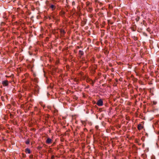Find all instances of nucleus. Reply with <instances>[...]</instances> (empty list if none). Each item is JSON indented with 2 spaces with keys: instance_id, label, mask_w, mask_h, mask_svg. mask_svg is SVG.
Wrapping results in <instances>:
<instances>
[{
  "instance_id": "obj_24",
  "label": "nucleus",
  "mask_w": 159,
  "mask_h": 159,
  "mask_svg": "<svg viewBox=\"0 0 159 159\" xmlns=\"http://www.w3.org/2000/svg\"><path fill=\"white\" fill-rule=\"evenodd\" d=\"M57 111V110H55V111H54V112H56V111Z\"/></svg>"
},
{
  "instance_id": "obj_8",
  "label": "nucleus",
  "mask_w": 159,
  "mask_h": 159,
  "mask_svg": "<svg viewBox=\"0 0 159 159\" xmlns=\"http://www.w3.org/2000/svg\"><path fill=\"white\" fill-rule=\"evenodd\" d=\"M25 152L26 153H28V154H30L31 153L30 149L28 148L25 149Z\"/></svg>"
},
{
  "instance_id": "obj_6",
  "label": "nucleus",
  "mask_w": 159,
  "mask_h": 159,
  "mask_svg": "<svg viewBox=\"0 0 159 159\" xmlns=\"http://www.w3.org/2000/svg\"><path fill=\"white\" fill-rule=\"evenodd\" d=\"M143 128V126L142 125V124H138V129L139 130H140L142 129Z\"/></svg>"
},
{
  "instance_id": "obj_21",
  "label": "nucleus",
  "mask_w": 159,
  "mask_h": 159,
  "mask_svg": "<svg viewBox=\"0 0 159 159\" xmlns=\"http://www.w3.org/2000/svg\"><path fill=\"white\" fill-rule=\"evenodd\" d=\"M33 156H32V155H30V158H33Z\"/></svg>"
},
{
  "instance_id": "obj_10",
  "label": "nucleus",
  "mask_w": 159,
  "mask_h": 159,
  "mask_svg": "<svg viewBox=\"0 0 159 159\" xmlns=\"http://www.w3.org/2000/svg\"><path fill=\"white\" fill-rule=\"evenodd\" d=\"M79 54L81 56H82L84 54V52L80 50L79 52Z\"/></svg>"
},
{
  "instance_id": "obj_7",
  "label": "nucleus",
  "mask_w": 159,
  "mask_h": 159,
  "mask_svg": "<svg viewBox=\"0 0 159 159\" xmlns=\"http://www.w3.org/2000/svg\"><path fill=\"white\" fill-rule=\"evenodd\" d=\"M65 14V12L63 11H61L59 13L60 15L62 17H63L64 16Z\"/></svg>"
},
{
  "instance_id": "obj_25",
  "label": "nucleus",
  "mask_w": 159,
  "mask_h": 159,
  "mask_svg": "<svg viewBox=\"0 0 159 159\" xmlns=\"http://www.w3.org/2000/svg\"><path fill=\"white\" fill-rule=\"evenodd\" d=\"M102 10H103V7H102Z\"/></svg>"
},
{
  "instance_id": "obj_9",
  "label": "nucleus",
  "mask_w": 159,
  "mask_h": 159,
  "mask_svg": "<svg viewBox=\"0 0 159 159\" xmlns=\"http://www.w3.org/2000/svg\"><path fill=\"white\" fill-rule=\"evenodd\" d=\"M93 9L92 7H89L88 10V11L89 12H91L92 11H93Z\"/></svg>"
},
{
  "instance_id": "obj_23",
  "label": "nucleus",
  "mask_w": 159,
  "mask_h": 159,
  "mask_svg": "<svg viewBox=\"0 0 159 159\" xmlns=\"http://www.w3.org/2000/svg\"><path fill=\"white\" fill-rule=\"evenodd\" d=\"M100 5H101L102 4L101 3H100Z\"/></svg>"
},
{
  "instance_id": "obj_19",
  "label": "nucleus",
  "mask_w": 159,
  "mask_h": 159,
  "mask_svg": "<svg viewBox=\"0 0 159 159\" xmlns=\"http://www.w3.org/2000/svg\"><path fill=\"white\" fill-rule=\"evenodd\" d=\"M54 158V156H52L51 157V158L52 159H53Z\"/></svg>"
},
{
  "instance_id": "obj_14",
  "label": "nucleus",
  "mask_w": 159,
  "mask_h": 159,
  "mask_svg": "<svg viewBox=\"0 0 159 159\" xmlns=\"http://www.w3.org/2000/svg\"><path fill=\"white\" fill-rule=\"evenodd\" d=\"M113 8L112 6L111 5H109V8L110 9H112Z\"/></svg>"
},
{
  "instance_id": "obj_15",
  "label": "nucleus",
  "mask_w": 159,
  "mask_h": 159,
  "mask_svg": "<svg viewBox=\"0 0 159 159\" xmlns=\"http://www.w3.org/2000/svg\"><path fill=\"white\" fill-rule=\"evenodd\" d=\"M81 122L82 124L83 125H84V126H85V125L86 124V123H85V121L81 120Z\"/></svg>"
},
{
  "instance_id": "obj_18",
  "label": "nucleus",
  "mask_w": 159,
  "mask_h": 159,
  "mask_svg": "<svg viewBox=\"0 0 159 159\" xmlns=\"http://www.w3.org/2000/svg\"><path fill=\"white\" fill-rule=\"evenodd\" d=\"M34 110H36L37 109V107H34Z\"/></svg>"
},
{
  "instance_id": "obj_2",
  "label": "nucleus",
  "mask_w": 159,
  "mask_h": 159,
  "mask_svg": "<svg viewBox=\"0 0 159 159\" xmlns=\"http://www.w3.org/2000/svg\"><path fill=\"white\" fill-rule=\"evenodd\" d=\"M97 104L99 106H102L103 104V101L101 99H99L97 102Z\"/></svg>"
},
{
  "instance_id": "obj_13",
  "label": "nucleus",
  "mask_w": 159,
  "mask_h": 159,
  "mask_svg": "<svg viewBox=\"0 0 159 159\" xmlns=\"http://www.w3.org/2000/svg\"><path fill=\"white\" fill-rule=\"evenodd\" d=\"M95 83V81L92 80H90V84H92L93 85Z\"/></svg>"
},
{
  "instance_id": "obj_11",
  "label": "nucleus",
  "mask_w": 159,
  "mask_h": 159,
  "mask_svg": "<svg viewBox=\"0 0 159 159\" xmlns=\"http://www.w3.org/2000/svg\"><path fill=\"white\" fill-rule=\"evenodd\" d=\"M25 143L27 144H29L30 143V141L29 140V139H27L26 141H25Z\"/></svg>"
},
{
  "instance_id": "obj_1",
  "label": "nucleus",
  "mask_w": 159,
  "mask_h": 159,
  "mask_svg": "<svg viewBox=\"0 0 159 159\" xmlns=\"http://www.w3.org/2000/svg\"><path fill=\"white\" fill-rule=\"evenodd\" d=\"M56 8V4H50L49 5V9H51L52 11H54Z\"/></svg>"
},
{
  "instance_id": "obj_16",
  "label": "nucleus",
  "mask_w": 159,
  "mask_h": 159,
  "mask_svg": "<svg viewBox=\"0 0 159 159\" xmlns=\"http://www.w3.org/2000/svg\"><path fill=\"white\" fill-rule=\"evenodd\" d=\"M90 80H91V79H86V81L87 82H89V83H90Z\"/></svg>"
},
{
  "instance_id": "obj_5",
  "label": "nucleus",
  "mask_w": 159,
  "mask_h": 159,
  "mask_svg": "<svg viewBox=\"0 0 159 159\" xmlns=\"http://www.w3.org/2000/svg\"><path fill=\"white\" fill-rule=\"evenodd\" d=\"M60 33L61 36L63 37L65 34L66 32L64 30L61 29H60Z\"/></svg>"
},
{
  "instance_id": "obj_3",
  "label": "nucleus",
  "mask_w": 159,
  "mask_h": 159,
  "mask_svg": "<svg viewBox=\"0 0 159 159\" xmlns=\"http://www.w3.org/2000/svg\"><path fill=\"white\" fill-rule=\"evenodd\" d=\"M2 84L4 86H7L9 84L7 80L2 81Z\"/></svg>"
},
{
  "instance_id": "obj_20",
  "label": "nucleus",
  "mask_w": 159,
  "mask_h": 159,
  "mask_svg": "<svg viewBox=\"0 0 159 159\" xmlns=\"http://www.w3.org/2000/svg\"><path fill=\"white\" fill-rule=\"evenodd\" d=\"M41 148V147H40V146H39L38 147V149H40Z\"/></svg>"
},
{
  "instance_id": "obj_17",
  "label": "nucleus",
  "mask_w": 159,
  "mask_h": 159,
  "mask_svg": "<svg viewBox=\"0 0 159 159\" xmlns=\"http://www.w3.org/2000/svg\"><path fill=\"white\" fill-rule=\"evenodd\" d=\"M75 2L74 1H73L72 2V5H75Z\"/></svg>"
},
{
  "instance_id": "obj_12",
  "label": "nucleus",
  "mask_w": 159,
  "mask_h": 159,
  "mask_svg": "<svg viewBox=\"0 0 159 159\" xmlns=\"http://www.w3.org/2000/svg\"><path fill=\"white\" fill-rule=\"evenodd\" d=\"M86 5L87 7H88L90 5V2L89 1H87L86 2Z\"/></svg>"
},
{
  "instance_id": "obj_22",
  "label": "nucleus",
  "mask_w": 159,
  "mask_h": 159,
  "mask_svg": "<svg viewBox=\"0 0 159 159\" xmlns=\"http://www.w3.org/2000/svg\"><path fill=\"white\" fill-rule=\"evenodd\" d=\"M95 2H96V3H97V2H98V0H95Z\"/></svg>"
},
{
  "instance_id": "obj_4",
  "label": "nucleus",
  "mask_w": 159,
  "mask_h": 159,
  "mask_svg": "<svg viewBox=\"0 0 159 159\" xmlns=\"http://www.w3.org/2000/svg\"><path fill=\"white\" fill-rule=\"evenodd\" d=\"M52 140L49 138H47L46 141V143L47 144H49L52 143Z\"/></svg>"
}]
</instances>
